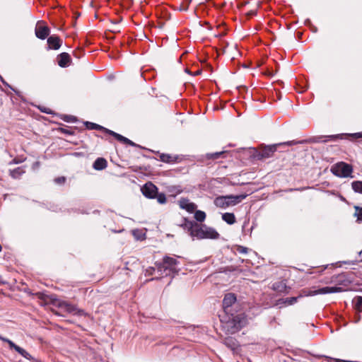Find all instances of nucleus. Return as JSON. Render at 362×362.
I'll return each instance as SVG.
<instances>
[{
  "label": "nucleus",
  "instance_id": "nucleus-1",
  "mask_svg": "<svg viewBox=\"0 0 362 362\" xmlns=\"http://www.w3.org/2000/svg\"><path fill=\"white\" fill-rule=\"evenodd\" d=\"M179 262L171 257L165 256L162 262H156L155 265L160 276H169L177 274L179 269L177 268Z\"/></svg>",
  "mask_w": 362,
  "mask_h": 362
},
{
  "label": "nucleus",
  "instance_id": "nucleus-2",
  "mask_svg": "<svg viewBox=\"0 0 362 362\" xmlns=\"http://www.w3.org/2000/svg\"><path fill=\"white\" fill-rule=\"evenodd\" d=\"M142 194L148 199H156L160 204L167 202L166 196L163 192H158V187L151 182H148L141 188Z\"/></svg>",
  "mask_w": 362,
  "mask_h": 362
},
{
  "label": "nucleus",
  "instance_id": "nucleus-3",
  "mask_svg": "<svg viewBox=\"0 0 362 362\" xmlns=\"http://www.w3.org/2000/svg\"><path fill=\"white\" fill-rule=\"evenodd\" d=\"M84 124H85L86 127L88 129H95V130L103 131L105 133L114 136L117 141L122 142L123 144H128L131 146L140 147V146L137 145L136 144H135L134 142H133L128 138H126V137L123 136L122 135H121L118 133H116L110 129H108L100 124H95V123H93L91 122H85Z\"/></svg>",
  "mask_w": 362,
  "mask_h": 362
},
{
  "label": "nucleus",
  "instance_id": "nucleus-4",
  "mask_svg": "<svg viewBox=\"0 0 362 362\" xmlns=\"http://www.w3.org/2000/svg\"><path fill=\"white\" fill-rule=\"evenodd\" d=\"M192 239H218L219 233L213 228L204 224L197 223L195 230L192 232Z\"/></svg>",
  "mask_w": 362,
  "mask_h": 362
},
{
  "label": "nucleus",
  "instance_id": "nucleus-5",
  "mask_svg": "<svg viewBox=\"0 0 362 362\" xmlns=\"http://www.w3.org/2000/svg\"><path fill=\"white\" fill-rule=\"evenodd\" d=\"M228 320H226L227 327L231 333H235L241 329L247 323V318L244 313H239L234 315L231 314L227 315Z\"/></svg>",
  "mask_w": 362,
  "mask_h": 362
},
{
  "label": "nucleus",
  "instance_id": "nucleus-6",
  "mask_svg": "<svg viewBox=\"0 0 362 362\" xmlns=\"http://www.w3.org/2000/svg\"><path fill=\"white\" fill-rule=\"evenodd\" d=\"M247 194L220 196L214 199V204L219 208L235 206L247 197Z\"/></svg>",
  "mask_w": 362,
  "mask_h": 362
},
{
  "label": "nucleus",
  "instance_id": "nucleus-7",
  "mask_svg": "<svg viewBox=\"0 0 362 362\" xmlns=\"http://www.w3.org/2000/svg\"><path fill=\"white\" fill-rule=\"evenodd\" d=\"M297 144V142L296 141H289L286 142L272 144V145H268V146H264L260 151L257 154L256 157L258 160H262L264 158H268L273 156L274 152L276 151L278 146H292Z\"/></svg>",
  "mask_w": 362,
  "mask_h": 362
},
{
  "label": "nucleus",
  "instance_id": "nucleus-8",
  "mask_svg": "<svg viewBox=\"0 0 362 362\" xmlns=\"http://www.w3.org/2000/svg\"><path fill=\"white\" fill-rule=\"evenodd\" d=\"M331 172L339 177H353L351 175L353 172L352 165L344 162H340L333 165L331 168Z\"/></svg>",
  "mask_w": 362,
  "mask_h": 362
},
{
  "label": "nucleus",
  "instance_id": "nucleus-9",
  "mask_svg": "<svg viewBox=\"0 0 362 362\" xmlns=\"http://www.w3.org/2000/svg\"><path fill=\"white\" fill-rule=\"evenodd\" d=\"M342 288L339 286H326L317 290L313 291H308L305 289L303 290V293L304 296H315L318 294H327V293H339L342 291Z\"/></svg>",
  "mask_w": 362,
  "mask_h": 362
},
{
  "label": "nucleus",
  "instance_id": "nucleus-10",
  "mask_svg": "<svg viewBox=\"0 0 362 362\" xmlns=\"http://www.w3.org/2000/svg\"><path fill=\"white\" fill-rule=\"evenodd\" d=\"M58 307L64 312L73 313L74 315H76L78 316L86 315V313L83 310L79 309L76 305L66 301H60L58 303Z\"/></svg>",
  "mask_w": 362,
  "mask_h": 362
},
{
  "label": "nucleus",
  "instance_id": "nucleus-11",
  "mask_svg": "<svg viewBox=\"0 0 362 362\" xmlns=\"http://www.w3.org/2000/svg\"><path fill=\"white\" fill-rule=\"evenodd\" d=\"M236 296L233 293H226L223 300V308L226 315L231 314L232 305L236 302Z\"/></svg>",
  "mask_w": 362,
  "mask_h": 362
},
{
  "label": "nucleus",
  "instance_id": "nucleus-12",
  "mask_svg": "<svg viewBox=\"0 0 362 362\" xmlns=\"http://www.w3.org/2000/svg\"><path fill=\"white\" fill-rule=\"evenodd\" d=\"M71 57L66 52H62L57 56V64L60 67H67L71 64Z\"/></svg>",
  "mask_w": 362,
  "mask_h": 362
},
{
  "label": "nucleus",
  "instance_id": "nucleus-13",
  "mask_svg": "<svg viewBox=\"0 0 362 362\" xmlns=\"http://www.w3.org/2000/svg\"><path fill=\"white\" fill-rule=\"evenodd\" d=\"M179 206L181 209H185L189 213L194 212L197 208V205L193 202H190L187 198H181L179 200Z\"/></svg>",
  "mask_w": 362,
  "mask_h": 362
},
{
  "label": "nucleus",
  "instance_id": "nucleus-14",
  "mask_svg": "<svg viewBox=\"0 0 362 362\" xmlns=\"http://www.w3.org/2000/svg\"><path fill=\"white\" fill-rule=\"evenodd\" d=\"M197 223H198L197 221H189L187 218H184L183 223H182L180 226L182 227L184 230H187L189 233V235L192 238V232H194L195 230Z\"/></svg>",
  "mask_w": 362,
  "mask_h": 362
},
{
  "label": "nucleus",
  "instance_id": "nucleus-15",
  "mask_svg": "<svg viewBox=\"0 0 362 362\" xmlns=\"http://www.w3.org/2000/svg\"><path fill=\"white\" fill-rule=\"evenodd\" d=\"M62 40L57 35H51L47 38V44L49 49H59L62 45Z\"/></svg>",
  "mask_w": 362,
  "mask_h": 362
},
{
  "label": "nucleus",
  "instance_id": "nucleus-16",
  "mask_svg": "<svg viewBox=\"0 0 362 362\" xmlns=\"http://www.w3.org/2000/svg\"><path fill=\"white\" fill-rule=\"evenodd\" d=\"M49 35V28L47 26H41L35 28V35L41 40H45Z\"/></svg>",
  "mask_w": 362,
  "mask_h": 362
},
{
  "label": "nucleus",
  "instance_id": "nucleus-17",
  "mask_svg": "<svg viewBox=\"0 0 362 362\" xmlns=\"http://www.w3.org/2000/svg\"><path fill=\"white\" fill-rule=\"evenodd\" d=\"M305 296L304 293H303V290L300 292V294L296 297H290V298H280L278 300V305L281 304H287V305H293L296 303L298 300L302 297Z\"/></svg>",
  "mask_w": 362,
  "mask_h": 362
},
{
  "label": "nucleus",
  "instance_id": "nucleus-18",
  "mask_svg": "<svg viewBox=\"0 0 362 362\" xmlns=\"http://www.w3.org/2000/svg\"><path fill=\"white\" fill-rule=\"evenodd\" d=\"M223 344L233 351L239 347L238 341L236 339L232 337H226L223 339Z\"/></svg>",
  "mask_w": 362,
  "mask_h": 362
},
{
  "label": "nucleus",
  "instance_id": "nucleus-19",
  "mask_svg": "<svg viewBox=\"0 0 362 362\" xmlns=\"http://www.w3.org/2000/svg\"><path fill=\"white\" fill-rule=\"evenodd\" d=\"M11 349H14L16 352H18L19 354H21L23 358L33 361H34V358L24 349L20 347L19 346L16 345V344H11Z\"/></svg>",
  "mask_w": 362,
  "mask_h": 362
},
{
  "label": "nucleus",
  "instance_id": "nucleus-20",
  "mask_svg": "<svg viewBox=\"0 0 362 362\" xmlns=\"http://www.w3.org/2000/svg\"><path fill=\"white\" fill-rule=\"evenodd\" d=\"M107 165V160L103 158H98L93 163V167L95 170H102L106 168Z\"/></svg>",
  "mask_w": 362,
  "mask_h": 362
},
{
  "label": "nucleus",
  "instance_id": "nucleus-21",
  "mask_svg": "<svg viewBox=\"0 0 362 362\" xmlns=\"http://www.w3.org/2000/svg\"><path fill=\"white\" fill-rule=\"evenodd\" d=\"M157 153L160 158V160L164 163H173L175 162V160L177 159V157H173L171 155L168 154V153H161L159 152H158Z\"/></svg>",
  "mask_w": 362,
  "mask_h": 362
},
{
  "label": "nucleus",
  "instance_id": "nucleus-22",
  "mask_svg": "<svg viewBox=\"0 0 362 362\" xmlns=\"http://www.w3.org/2000/svg\"><path fill=\"white\" fill-rule=\"evenodd\" d=\"M297 144H304V143H321V142H327V140L325 139V136H317L310 138L308 140L296 141Z\"/></svg>",
  "mask_w": 362,
  "mask_h": 362
},
{
  "label": "nucleus",
  "instance_id": "nucleus-23",
  "mask_svg": "<svg viewBox=\"0 0 362 362\" xmlns=\"http://www.w3.org/2000/svg\"><path fill=\"white\" fill-rule=\"evenodd\" d=\"M222 219L229 225H232L235 223V216L233 213L223 214Z\"/></svg>",
  "mask_w": 362,
  "mask_h": 362
},
{
  "label": "nucleus",
  "instance_id": "nucleus-24",
  "mask_svg": "<svg viewBox=\"0 0 362 362\" xmlns=\"http://www.w3.org/2000/svg\"><path fill=\"white\" fill-rule=\"evenodd\" d=\"M24 173L25 171L21 167H18L13 170H11L9 174L13 178L18 179Z\"/></svg>",
  "mask_w": 362,
  "mask_h": 362
},
{
  "label": "nucleus",
  "instance_id": "nucleus-25",
  "mask_svg": "<svg viewBox=\"0 0 362 362\" xmlns=\"http://www.w3.org/2000/svg\"><path fill=\"white\" fill-rule=\"evenodd\" d=\"M226 153L225 151H219V152H215L211 153H207L206 155V158L207 159H211V160H216L220 158L223 155H224Z\"/></svg>",
  "mask_w": 362,
  "mask_h": 362
},
{
  "label": "nucleus",
  "instance_id": "nucleus-26",
  "mask_svg": "<svg viewBox=\"0 0 362 362\" xmlns=\"http://www.w3.org/2000/svg\"><path fill=\"white\" fill-rule=\"evenodd\" d=\"M353 190L356 193L362 194V181H354L351 183Z\"/></svg>",
  "mask_w": 362,
  "mask_h": 362
},
{
  "label": "nucleus",
  "instance_id": "nucleus-27",
  "mask_svg": "<svg viewBox=\"0 0 362 362\" xmlns=\"http://www.w3.org/2000/svg\"><path fill=\"white\" fill-rule=\"evenodd\" d=\"M194 218L198 222H203L206 218V214L203 211L197 210L194 212Z\"/></svg>",
  "mask_w": 362,
  "mask_h": 362
},
{
  "label": "nucleus",
  "instance_id": "nucleus-28",
  "mask_svg": "<svg viewBox=\"0 0 362 362\" xmlns=\"http://www.w3.org/2000/svg\"><path fill=\"white\" fill-rule=\"evenodd\" d=\"M286 287V284H284L283 282L274 283L272 286L274 290L280 291V292L284 291L285 290Z\"/></svg>",
  "mask_w": 362,
  "mask_h": 362
},
{
  "label": "nucleus",
  "instance_id": "nucleus-29",
  "mask_svg": "<svg viewBox=\"0 0 362 362\" xmlns=\"http://www.w3.org/2000/svg\"><path fill=\"white\" fill-rule=\"evenodd\" d=\"M344 136H345V134H335V135H328V136H325V139L327 140V141H335L337 139H343Z\"/></svg>",
  "mask_w": 362,
  "mask_h": 362
},
{
  "label": "nucleus",
  "instance_id": "nucleus-30",
  "mask_svg": "<svg viewBox=\"0 0 362 362\" xmlns=\"http://www.w3.org/2000/svg\"><path fill=\"white\" fill-rule=\"evenodd\" d=\"M356 309L362 312V296H357L354 298Z\"/></svg>",
  "mask_w": 362,
  "mask_h": 362
},
{
  "label": "nucleus",
  "instance_id": "nucleus-31",
  "mask_svg": "<svg viewBox=\"0 0 362 362\" xmlns=\"http://www.w3.org/2000/svg\"><path fill=\"white\" fill-rule=\"evenodd\" d=\"M354 209H355V216L357 217V220L358 221H362V206L360 207V206H354Z\"/></svg>",
  "mask_w": 362,
  "mask_h": 362
},
{
  "label": "nucleus",
  "instance_id": "nucleus-32",
  "mask_svg": "<svg viewBox=\"0 0 362 362\" xmlns=\"http://www.w3.org/2000/svg\"><path fill=\"white\" fill-rule=\"evenodd\" d=\"M156 270H157V268L156 266H155V267H149L148 268L146 269L145 275L146 276H151L155 273Z\"/></svg>",
  "mask_w": 362,
  "mask_h": 362
},
{
  "label": "nucleus",
  "instance_id": "nucleus-33",
  "mask_svg": "<svg viewBox=\"0 0 362 362\" xmlns=\"http://www.w3.org/2000/svg\"><path fill=\"white\" fill-rule=\"evenodd\" d=\"M168 191L170 192H174L176 194H180L182 192V189H180V187H175V186H172V187H169Z\"/></svg>",
  "mask_w": 362,
  "mask_h": 362
},
{
  "label": "nucleus",
  "instance_id": "nucleus-34",
  "mask_svg": "<svg viewBox=\"0 0 362 362\" xmlns=\"http://www.w3.org/2000/svg\"><path fill=\"white\" fill-rule=\"evenodd\" d=\"M0 80H1V81L2 82V83H3L4 86H6L8 87V88H11L12 90H13V91H14V92H15L18 95H19V92H18V91H17V90H15L12 86H10V85H9V84H8V83L4 80V78H3V77H1V76H0Z\"/></svg>",
  "mask_w": 362,
  "mask_h": 362
},
{
  "label": "nucleus",
  "instance_id": "nucleus-35",
  "mask_svg": "<svg viewBox=\"0 0 362 362\" xmlns=\"http://www.w3.org/2000/svg\"><path fill=\"white\" fill-rule=\"evenodd\" d=\"M63 119L65 122H74L76 120V117L71 115H64L63 117Z\"/></svg>",
  "mask_w": 362,
  "mask_h": 362
},
{
  "label": "nucleus",
  "instance_id": "nucleus-36",
  "mask_svg": "<svg viewBox=\"0 0 362 362\" xmlns=\"http://www.w3.org/2000/svg\"><path fill=\"white\" fill-rule=\"evenodd\" d=\"M0 339L4 342H6L8 346H9V348L11 349V344H15L14 342H13L11 340H10L8 338H6V337H1L0 336Z\"/></svg>",
  "mask_w": 362,
  "mask_h": 362
},
{
  "label": "nucleus",
  "instance_id": "nucleus-37",
  "mask_svg": "<svg viewBox=\"0 0 362 362\" xmlns=\"http://www.w3.org/2000/svg\"><path fill=\"white\" fill-rule=\"evenodd\" d=\"M59 131L64 134H66V135H73L74 134V132L68 129H65V128H60L59 129Z\"/></svg>",
  "mask_w": 362,
  "mask_h": 362
},
{
  "label": "nucleus",
  "instance_id": "nucleus-38",
  "mask_svg": "<svg viewBox=\"0 0 362 362\" xmlns=\"http://www.w3.org/2000/svg\"><path fill=\"white\" fill-rule=\"evenodd\" d=\"M245 14L247 16L246 21H248V20L251 19L252 16H253L256 14V11H250L246 12Z\"/></svg>",
  "mask_w": 362,
  "mask_h": 362
},
{
  "label": "nucleus",
  "instance_id": "nucleus-39",
  "mask_svg": "<svg viewBox=\"0 0 362 362\" xmlns=\"http://www.w3.org/2000/svg\"><path fill=\"white\" fill-rule=\"evenodd\" d=\"M66 178L64 177H59L54 180V182L58 184L64 183Z\"/></svg>",
  "mask_w": 362,
  "mask_h": 362
},
{
  "label": "nucleus",
  "instance_id": "nucleus-40",
  "mask_svg": "<svg viewBox=\"0 0 362 362\" xmlns=\"http://www.w3.org/2000/svg\"><path fill=\"white\" fill-rule=\"evenodd\" d=\"M349 136L354 137L355 139H360V138H362V132L354 133V134H349Z\"/></svg>",
  "mask_w": 362,
  "mask_h": 362
},
{
  "label": "nucleus",
  "instance_id": "nucleus-41",
  "mask_svg": "<svg viewBox=\"0 0 362 362\" xmlns=\"http://www.w3.org/2000/svg\"><path fill=\"white\" fill-rule=\"evenodd\" d=\"M238 251L240 253H247L248 251V248L243 246H239L238 248Z\"/></svg>",
  "mask_w": 362,
  "mask_h": 362
},
{
  "label": "nucleus",
  "instance_id": "nucleus-42",
  "mask_svg": "<svg viewBox=\"0 0 362 362\" xmlns=\"http://www.w3.org/2000/svg\"><path fill=\"white\" fill-rule=\"evenodd\" d=\"M308 26H309V28L310 30L313 32V33H316L317 31V28L314 25V24H312V23H310V24H308Z\"/></svg>",
  "mask_w": 362,
  "mask_h": 362
},
{
  "label": "nucleus",
  "instance_id": "nucleus-43",
  "mask_svg": "<svg viewBox=\"0 0 362 362\" xmlns=\"http://www.w3.org/2000/svg\"><path fill=\"white\" fill-rule=\"evenodd\" d=\"M297 190H301V189H298V188H288V189H285L284 192H289L297 191Z\"/></svg>",
  "mask_w": 362,
  "mask_h": 362
},
{
  "label": "nucleus",
  "instance_id": "nucleus-44",
  "mask_svg": "<svg viewBox=\"0 0 362 362\" xmlns=\"http://www.w3.org/2000/svg\"><path fill=\"white\" fill-rule=\"evenodd\" d=\"M40 110L42 112H45V113H47V114H50L51 113V111H48L46 110V108H44V109H41L40 108Z\"/></svg>",
  "mask_w": 362,
  "mask_h": 362
},
{
  "label": "nucleus",
  "instance_id": "nucleus-45",
  "mask_svg": "<svg viewBox=\"0 0 362 362\" xmlns=\"http://www.w3.org/2000/svg\"><path fill=\"white\" fill-rule=\"evenodd\" d=\"M296 34H297L298 37V38H300V37H301V35H302V33H301V32L298 31V32L296 33Z\"/></svg>",
  "mask_w": 362,
  "mask_h": 362
},
{
  "label": "nucleus",
  "instance_id": "nucleus-46",
  "mask_svg": "<svg viewBox=\"0 0 362 362\" xmlns=\"http://www.w3.org/2000/svg\"><path fill=\"white\" fill-rule=\"evenodd\" d=\"M290 25H291V24H286V28H285L286 30H290L291 29V26Z\"/></svg>",
  "mask_w": 362,
  "mask_h": 362
},
{
  "label": "nucleus",
  "instance_id": "nucleus-47",
  "mask_svg": "<svg viewBox=\"0 0 362 362\" xmlns=\"http://www.w3.org/2000/svg\"><path fill=\"white\" fill-rule=\"evenodd\" d=\"M163 25H164V24H158V28L161 29V28H163Z\"/></svg>",
  "mask_w": 362,
  "mask_h": 362
},
{
  "label": "nucleus",
  "instance_id": "nucleus-48",
  "mask_svg": "<svg viewBox=\"0 0 362 362\" xmlns=\"http://www.w3.org/2000/svg\"><path fill=\"white\" fill-rule=\"evenodd\" d=\"M13 163H16V164H17V163H19V161H18V160H16V159H14V160H13Z\"/></svg>",
  "mask_w": 362,
  "mask_h": 362
},
{
  "label": "nucleus",
  "instance_id": "nucleus-49",
  "mask_svg": "<svg viewBox=\"0 0 362 362\" xmlns=\"http://www.w3.org/2000/svg\"><path fill=\"white\" fill-rule=\"evenodd\" d=\"M111 31H112L113 33H115V32H119V30H115V29H113V30H112Z\"/></svg>",
  "mask_w": 362,
  "mask_h": 362
},
{
  "label": "nucleus",
  "instance_id": "nucleus-50",
  "mask_svg": "<svg viewBox=\"0 0 362 362\" xmlns=\"http://www.w3.org/2000/svg\"><path fill=\"white\" fill-rule=\"evenodd\" d=\"M159 279V277L156 278V279ZM154 279H155V278H151V279H149L148 281H153V280H154Z\"/></svg>",
  "mask_w": 362,
  "mask_h": 362
},
{
  "label": "nucleus",
  "instance_id": "nucleus-51",
  "mask_svg": "<svg viewBox=\"0 0 362 362\" xmlns=\"http://www.w3.org/2000/svg\"><path fill=\"white\" fill-rule=\"evenodd\" d=\"M37 23H44V21H37Z\"/></svg>",
  "mask_w": 362,
  "mask_h": 362
},
{
  "label": "nucleus",
  "instance_id": "nucleus-52",
  "mask_svg": "<svg viewBox=\"0 0 362 362\" xmlns=\"http://www.w3.org/2000/svg\"><path fill=\"white\" fill-rule=\"evenodd\" d=\"M1 250H2V247H1V245H0V252L1 251Z\"/></svg>",
  "mask_w": 362,
  "mask_h": 362
}]
</instances>
